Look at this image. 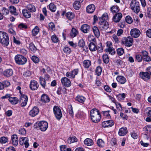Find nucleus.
<instances>
[{
  "label": "nucleus",
  "instance_id": "f257e3e1",
  "mask_svg": "<svg viewBox=\"0 0 151 151\" xmlns=\"http://www.w3.org/2000/svg\"><path fill=\"white\" fill-rule=\"evenodd\" d=\"M90 114L93 122L96 123L100 121L101 118L100 114L99 111L97 109L91 110Z\"/></svg>",
  "mask_w": 151,
  "mask_h": 151
},
{
  "label": "nucleus",
  "instance_id": "f03ea898",
  "mask_svg": "<svg viewBox=\"0 0 151 151\" xmlns=\"http://www.w3.org/2000/svg\"><path fill=\"white\" fill-rule=\"evenodd\" d=\"M48 127V123L45 121L37 122L34 125V128L40 129L42 131H45Z\"/></svg>",
  "mask_w": 151,
  "mask_h": 151
},
{
  "label": "nucleus",
  "instance_id": "7ed1b4c3",
  "mask_svg": "<svg viewBox=\"0 0 151 151\" xmlns=\"http://www.w3.org/2000/svg\"><path fill=\"white\" fill-rule=\"evenodd\" d=\"M0 42L7 46L9 44V40L8 34L5 32L0 31Z\"/></svg>",
  "mask_w": 151,
  "mask_h": 151
},
{
  "label": "nucleus",
  "instance_id": "20e7f679",
  "mask_svg": "<svg viewBox=\"0 0 151 151\" xmlns=\"http://www.w3.org/2000/svg\"><path fill=\"white\" fill-rule=\"evenodd\" d=\"M130 7L131 9L135 13H138L140 10L139 3L136 0L132 1Z\"/></svg>",
  "mask_w": 151,
  "mask_h": 151
},
{
  "label": "nucleus",
  "instance_id": "39448f33",
  "mask_svg": "<svg viewBox=\"0 0 151 151\" xmlns=\"http://www.w3.org/2000/svg\"><path fill=\"white\" fill-rule=\"evenodd\" d=\"M16 63L19 65H24L27 62V58L20 55H16L14 58Z\"/></svg>",
  "mask_w": 151,
  "mask_h": 151
},
{
  "label": "nucleus",
  "instance_id": "423d86ee",
  "mask_svg": "<svg viewBox=\"0 0 151 151\" xmlns=\"http://www.w3.org/2000/svg\"><path fill=\"white\" fill-rule=\"evenodd\" d=\"M54 113L56 118L58 120L60 119L62 117V115L60 109L57 106H55L53 108Z\"/></svg>",
  "mask_w": 151,
  "mask_h": 151
},
{
  "label": "nucleus",
  "instance_id": "0eeeda50",
  "mask_svg": "<svg viewBox=\"0 0 151 151\" xmlns=\"http://www.w3.org/2000/svg\"><path fill=\"white\" fill-rule=\"evenodd\" d=\"M99 27L102 30H106L109 28V25L108 22L106 21H100L99 22Z\"/></svg>",
  "mask_w": 151,
  "mask_h": 151
},
{
  "label": "nucleus",
  "instance_id": "6e6552de",
  "mask_svg": "<svg viewBox=\"0 0 151 151\" xmlns=\"http://www.w3.org/2000/svg\"><path fill=\"white\" fill-rule=\"evenodd\" d=\"M133 42V38L130 37L124 38L123 41V44L127 47H130L132 46Z\"/></svg>",
  "mask_w": 151,
  "mask_h": 151
},
{
  "label": "nucleus",
  "instance_id": "1a4fd4ad",
  "mask_svg": "<svg viewBox=\"0 0 151 151\" xmlns=\"http://www.w3.org/2000/svg\"><path fill=\"white\" fill-rule=\"evenodd\" d=\"M28 101L27 96L25 95H22L19 99V101L22 107L25 106L27 104Z\"/></svg>",
  "mask_w": 151,
  "mask_h": 151
},
{
  "label": "nucleus",
  "instance_id": "9d476101",
  "mask_svg": "<svg viewBox=\"0 0 151 151\" xmlns=\"http://www.w3.org/2000/svg\"><path fill=\"white\" fill-rule=\"evenodd\" d=\"M30 88L32 90H36L39 87L37 82L34 80H32L30 84Z\"/></svg>",
  "mask_w": 151,
  "mask_h": 151
},
{
  "label": "nucleus",
  "instance_id": "9b49d317",
  "mask_svg": "<svg viewBox=\"0 0 151 151\" xmlns=\"http://www.w3.org/2000/svg\"><path fill=\"white\" fill-rule=\"evenodd\" d=\"M140 31L137 29H133L130 32V35L131 36L134 38L138 37L140 35Z\"/></svg>",
  "mask_w": 151,
  "mask_h": 151
},
{
  "label": "nucleus",
  "instance_id": "f8f14e48",
  "mask_svg": "<svg viewBox=\"0 0 151 151\" xmlns=\"http://www.w3.org/2000/svg\"><path fill=\"white\" fill-rule=\"evenodd\" d=\"M114 123L113 120L105 121L102 123V125L103 127H111L114 125Z\"/></svg>",
  "mask_w": 151,
  "mask_h": 151
},
{
  "label": "nucleus",
  "instance_id": "ddd939ff",
  "mask_svg": "<svg viewBox=\"0 0 151 151\" xmlns=\"http://www.w3.org/2000/svg\"><path fill=\"white\" fill-rule=\"evenodd\" d=\"M61 82L62 84L66 87H69L71 85L70 81L66 77H64L62 78Z\"/></svg>",
  "mask_w": 151,
  "mask_h": 151
},
{
  "label": "nucleus",
  "instance_id": "4468645a",
  "mask_svg": "<svg viewBox=\"0 0 151 151\" xmlns=\"http://www.w3.org/2000/svg\"><path fill=\"white\" fill-rule=\"evenodd\" d=\"M39 112L38 108L36 106L34 107L29 113V115L32 117H34L38 114Z\"/></svg>",
  "mask_w": 151,
  "mask_h": 151
},
{
  "label": "nucleus",
  "instance_id": "2eb2a0df",
  "mask_svg": "<svg viewBox=\"0 0 151 151\" xmlns=\"http://www.w3.org/2000/svg\"><path fill=\"white\" fill-rule=\"evenodd\" d=\"M19 140L16 134H13L11 136V142L14 146H17Z\"/></svg>",
  "mask_w": 151,
  "mask_h": 151
},
{
  "label": "nucleus",
  "instance_id": "dca6fc26",
  "mask_svg": "<svg viewBox=\"0 0 151 151\" xmlns=\"http://www.w3.org/2000/svg\"><path fill=\"white\" fill-rule=\"evenodd\" d=\"M139 74L140 78L144 81H147L150 78L149 74L146 72H141Z\"/></svg>",
  "mask_w": 151,
  "mask_h": 151
},
{
  "label": "nucleus",
  "instance_id": "f3484780",
  "mask_svg": "<svg viewBox=\"0 0 151 151\" xmlns=\"http://www.w3.org/2000/svg\"><path fill=\"white\" fill-rule=\"evenodd\" d=\"M122 17V14L121 13L116 14L113 17V20L115 22H118L120 20Z\"/></svg>",
  "mask_w": 151,
  "mask_h": 151
},
{
  "label": "nucleus",
  "instance_id": "a211bd4d",
  "mask_svg": "<svg viewBox=\"0 0 151 151\" xmlns=\"http://www.w3.org/2000/svg\"><path fill=\"white\" fill-rule=\"evenodd\" d=\"M95 9V6L93 4H91L88 6L86 8V12L89 13H92Z\"/></svg>",
  "mask_w": 151,
  "mask_h": 151
},
{
  "label": "nucleus",
  "instance_id": "6ab92c4d",
  "mask_svg": "<svg viewBox=\"0 0 151 151\" xmlns=\"http://www.w3.org/2000/svg\"><path fill=\"white\" fill-rule=\"evenodd\" d=\"M3 74L5 76L9 77L13 75V71L11 69H6L4 71Z\"/></svg>",
  "mask_w": 151,
  "mask_h": 151
},
{
  "label": "nucleus",
  "instance_id": "aec40b11",
  "mask_svg": "<svg viewBox=\"0 0 151 151\" xmlns=\"http://www.w3.org/2000/svg\"><path fill=\"white\" fill-rule=\"evenodd\" d=\"M90 27L89 25L86 24H84L81 26V29L83 32L87 33L89 31Z\"/></svg>",
  "mask_w": 151,
  "mask_h": 151
},
{
  "label": "nucleus",
  "instance_id": "412c9836",
  "mask_svg": "<svg viewBox=\"0 0 151 151\" xmlns=\"http://www.w3.org/2000/svg\"><path fill=\"white\" fill-rule=\"evenodd\" d=\"M127 132V128L122 127L120 128L119 131V134L120 136L125 135Z\"/></svg>",
  "mask_w": 151,
  "mask_h": 151
},
{
  "label": "nucleus",
  "instance_id": "4be33fe9",
  "mask_svg": "<svg viewBox=\"0 0 151 151\" xmlns=\"http://www.w3.org/2000/svg\"><path fill=\"white\" fill-rule=\"evenodd\" d=\"M116 80L118 82L121 84L124 83L126 81V78L122 76H118L116 78Z\"/></svg>",
  "mask_w": 151,
  "mask_h": 151
},
{
  "label": "nucleus",
  "instance_id": "5701e85b",
  "mask_svg": "<svg viewBox=\"0 0 151 151\" xmlns=\"http://www.w3.org/2000/svg\"><path fill=\"white\" fill-rule=\"evenodd\" d=\"M41 99L42 101L45 103L49 102L50 100L49 98L46 94L42 95L41 96Z\"/></svg>",
  "mask_w": 151,
  "mask_h": 151
},
{
  "label": "nucleus",
  "instance_id": "b1692460",
  "mask_svg": "<svg viewBox=\"0 0 151 151\" xmlns=\"http://www.w3.org/2000/svg\"><path fill=\"white\" fill-rule=\"evenodd\" d=\"M93 30L95 35L97 37H99L100 35V32L98 28L97 27L94 26L93 27Z\"/></svg>",
  "mask_w": 151,
  "mask_h": 151
},
{
  "label": "nucleus",
  "instance_id": "393cba45",
  "mask_svg": "<svg viewBox=\"0 0 151 151\" xmlns=\"http://www.w3.org/2000/svg\"><path fill=\"white\" fill-rule=\"evenodd\" d=\"M27 9L30 12H34L36 11L35 7L32 4H28L27 6Z\"/></svg>",
  "mask_w": 151,
  "mask_h": 151
},
{
  "label": "nucleus",
  "instance_id": "a878e982",
  "mask_svg": "<svg viewBox=\"0 0 151 151\" xmlns=\"http://www.w3.org/2000/svg\"><path fill=\"white\" fill-rule=\"evenodd\" d=\"M89 50L91 51H94L97 49V46L93 42H91L88 45Z\"/></svg>",
  "mask_w": 151,
  "mask_h": 151
},
{
  "label": "nucleus",
  "instance_id": "bb28decb",
  "mask_svg": "<svg viewBox=\"0 0 151 151\" xmlns=\"http://www.w3.org/2000/svg\"><path fill=\"white\" fill-rule=\"evenodd\" d=\"M84 144L87 146H90L92 145L93 142L92 139L90 138H86L84 141Z\"/></svg>",
  "mask_w": 151,
  "mask_h": 151
},
{
  "label": "nucleus",
  "instance_id": "cd10ccee",
  "mask_svg": "<svg viewBox=\"0 0 151 151\" xmlns=\"http://www.w3.org/2000/svg\"><path fill=\"white\" fill-rule=\"evenodd\" d=\"M23 15L27 18H29L30 17L31 14L30 12L27 9H24L22 11Z\"/></svg>",
  "mask_w": 151,
  "mask_h": 151
},
{
  "label": "nucleus",
  "instance_id": "c85d7f7f",
  "mask_svg": "<svg viewBox=\"0 0 151 151\" xmlns=\"http://www.w3.org/2000/svg\"><path fill=\"white\" fill-rule=\"evenodd\" d=\"M9 100L13 104H17L18 103L19 101L17 98L14 97L9 98Z\"/></svg>",
  "mask_w": 151,
  "mask_h": 151
},
{
  "label": "nucleus",
  "instance_id": "c756f323",
  "mask_svg": "<svg viewBox=\"0 0 151 151\" xmlns=\"http://www.w3.org/2000/svg\"><path fill=\"white\" fill-rule=\"evenodd\" d=\"M86 98L81 96H78L76 97V100L79 102L83 103L84 102Z\"/></svg>",
  "mask_w": 151,
  "mask_h": 151
},
{
  "label": "nucleus",
  "instance_id": "7c9ffc66",
  "mask_svg": "<svg viewBox=\"0 0 151 151\" xmlns=\"http://www.w3.org/2000/svg\"><path fill=\"white\" fill-rule=\"evenodd\" d=\"M83 64L85 68H88L91 65V62L89 60H85L83 61Z\"/></svg>",
  "mask_w": 151,
  "mask_h": 151
},
{
  "label": "nucleus",
  "instance_id": "2f4dec72",
  "mask_svg": "<svg viewBox=\"0 0 151 151\" xmlns=\"http://www.w3.org/2000/svg\"><path fill=\"white\" fill-rule=\"evenodd\" d=\"M103 61L105 64L108 63L109 61V59L108 55L106 54H104L102 56Z\"/></svg>",
  "mask_w": 151,
  "mask_h": 151
},
{
  "label": "nucleus",
  "instance_id": "473e14b6",
  "mask_svg": "<svg viewBox=\"0 0 151 151\" xmlns=\"http://www.w3.org/2000/svg\"><path fill=\"white\" fill-rule=\"evenodd\" d=\"M39 30V28L38 26H36L35 28L32 30V35L33 36H36L38 33Z\"/></svg>",
  "mask_w": 151,
  "mask_h": 151
},
{
  "label": "nucleus",
  "instance_id": "72a5a7b5",
  "mask_svg": "<svg viewBox=\"0 0 151 151\" xmlns=\"http://www.w3.org/2000/svg\"><path fill=\"white\" fill-rule=\"evenodd\" d=\"M78 34V32L76 29L74 28H72L70 33V36L72 37H76Z\"/></svg>",
  "mask_w": 151,
  "mask_h": 151
},
{
  "label": "nucleus",
  "instance_id": "f704fd0d",
  "mask_svg": "<svg viewBox=\"0 0 151 151\" xmlns=\"http://www.w3.org/2000/svg\"><path fill=\"white\" fill-rule=\"evenodd\" d=\"M105 50L106 52H108L109 54L112 55H114L115 53V50L112 47H108Z\"/></svg>",
  "mask_w": 151,
  "mask_h": 151
},
{
  "label": "nucleus",
  "instance_id": "c9c22d12",
  "mask_svg": "<svg viewBox=\"0 0 151 151\" xmlns=\"http://www.w3.org/2000/svg\"><path fill=\"white\" fill-rule=\"evenodd\" d=\"M41 86L44 88L46 86L45 80L42 77H40L39 78Z\"/></svg>",
  "mask_w": 151,
  "mask_h": 151
},
{
  "label": "nucleus",
  "instance_id": "e433bc0d",
  "mask_svg": "<svg viewBox=\"0 0 151 151\" xmlns=\"http://www.w3.org/2000/svg\"><path fill=\"white\" fill-rule=\"evenodd\" d=\"M78 72V69H75L73 70L71 73L70 78H74L75 76L77 74Z\"/></svg>",
  "mask_w": 151,
  "mask_h": 151
},
{
  "label": "nucleus",
  "instance_id": "4c0bfd02",
  "mask_svg": "<svg viewBox=\"0 0 151 151\" xmlns=\"http://www.w3.org/2000/svg\"><path fill=\"white\" fill-rule=\"evenodd\" d=\"M77 141V139L75 137H70L68 140L67 142L68 143L71 144Z\"/></svg>",
  "mask_w": 151,
  "mask_h": 151
},
{
  "label": "nucleus",
  "instance_id": "58836bf2",
  "mask_svg": "<svg viewBox=\"0 0 151 151\" xmlns=\"http://www.w3.org/2000/svg\"><path fill=\"white\" fill-rule=\"evenodd\" d=\"M9 9L10 12L14 15H17V14L16 12V9L13 6H10L9 7Z\"/></svg>",
  "mask_w": 151,
  "mask_h": 151
},
{
  "label": "nucleus",
  "instance_id": "ea45409f",
  "mask_svg": "<svg viewBox=\"0 0 151 151\" xmlns=\"http://www.w3.org/2000/svg\"><path fill=\"white\" fill-rule=\"evenodd\" d=\"M125 96L126 95L124 93H119L116 95L117 98L119 100H124L125 97Z\"/></svg>",
  "mask_w": 151,
  "mask_h": 151
},
{
  "label": "nucleus",
  "instance_id": "a19ab883",
  "mask_svg": "<svg viewBox=\"0 0 151 151\" xmlns=\"http://www.w3.org/2000/svg\"><path fill=\"white\" fill-rule=\"evenodd\" d=\"M111 10L113 13H116L119 11V8L117 6H113L111 8Z\"/></svg>",
  "mask_w": 151,
  "mask_h": 151
},
{
  "label": "nucleus",
  "instance_id": "79ce46f5",
  "mask_svg": "<svg viewBox=\"0 0 151 151\" xmlns=\"http://www.w3.org/2000/svg\"><path fill=\"white\" fill-rule=\"evenodd\" d=\"M66 16L67 18L69 20H71L73 19L74 17V14L70 12H68L66 14Z\"/></svg>",
  "mask_w": 151,
  "mask_h": 151
},
{
  "label": "nucleus",
  "instance_id": "37998d69",
  "mask_svg": "<svg viewBox=\"0 0 151 151\" xmlns=\"http://www.w3.org/2000/svg\"><path fill=\"white\" fill-rule=\"evenodd\" d=\"M49 9L52 12H55L56 9L55 6L52 3H51L49 5Z\"/></svg>",
  "mask_w": 151,
  "mask_h": 151
},
{
  "label": "nucleus",
  "instance_id": "c03bdc74",
  "mask_svg": "<svg viewBox=\"0 0 151 151\" xmlns=\"http://www.w3.org/2000/svg\"><path fill=\"white\" fill-rule=\"evenodd\" d=\"M8 141V138L5 137H1L0 138V142L1 144H5Z\"/></svg>",
  "mask_w": 151,
  "mask_h": 151
},
{
  "label": "nucleus",
  "instance_id": "a18cd8bd",
  "mask_svg": "<svg viewBox=\"0 0 151 151\" xmlns=\"http://www.w3.org/2000/svg\"><path fill=\"white\" fill-rule=\"evenodd\" d=\"M108 15L107 13H104L101 17H99V19L100 21H105L108 19Z\"/></svg>",
  "mask_w": 151,
  "mask_h": 151
},
{
  "label": "nucleus",
  "instance_id": "49530a36",
  "mask_svg": "<svg viewBox=\"0 0 151 151\" xmlns=\"http://www.w3.org/2000/svg\"><path fill=\"white\" fill-rule=\"evenodd\" d=\"M29 49L32 52H36L37 50L36 47L32 43L30 44L29 46Z\"/></svg>",
  "mask_w": 151,
  "mask_h": 151
},
{
  "label": "nucleus",
  "instance_id": "de8ad7c7",
  "mask_svg": "<svg viewBox=\"0 0 151 151\" xmlns=\"http://www.w3.org/2000/svg\"><path fill=\"white\" fill-rule=\"evenodd\" d=\"M73 6L74 8L77 10H78L81 6V4L75 1L74 2Z\"/></svg>",
  "mask_w": 151,
  "mask_h": 151
},
{
  "label": "nucleus",
  "instance_id": "09e8293b",
  "mask_svg": "<svg viewBox=\"0 0 151 151\" xmlns=\"http://www.w3.org/2000/svg\"><path fill=\"white\" fill-rule=\"evenodd\" d=\"M96 73L97 75L98 76H100L102 72V69L100 66H98L96 69Z\"/></svg>",
  "mask_w": 151,
  "mask_h": 151
},
{
  "label": "nucleus",
  "instance_id": "8fccbe9b",
  "mask_svg": "<svg viewBox=\"0 0 151 151\" xmlns=\"http://www.w3.org/2000/svg\"><path fill=\"white\" fill-rule=\"evenodd\" d=\"M117 54L119 55H121L124 52V49L122 48H118L116 50Z\"/></svg>",
  "mask_w": 151,
  "mask_h": 151
},
{
  "label": "nucleus",
  "instance_id": "3c124183",
  "mask_svg": "<svg viewBox=\"0 0 151 151\" xmlns=\"http://www.w3.org/2000/svg\"><path fill=\"white\" fill-rule=\"evenodd\" d=\"M97 143L100 147H104V141L101 139H99L97 141Z\"/></svg>",
  "mask_w": 151,
  "mask_h": 151
},
{
  "label": "nucleus",
  "instance_id": "603ef678",
  "mask_svg": "<svg viewBox=\"0 0 151 151\" xmlns=\"http://www.w3.org/2000/svg\"><path fill=\"white\" fill-rule=\"evenodd\" d=\"M63 51L67 54H69L71 52L70 48L68 47H66L63 48Z\"/></svg>",
  "mask_w": 151,
  "mask_h": 151
},
{
  "label": "nucleus",
  "instance_id": "864d4df0",
  "mask_svg": "<svg viewBox=\"0 0 151 151\" xmlns=\"http://www.w3.org/2000/svg\"><path fill=\"white\" fill-rule=\"evenodd\" d=\"M51 40L54 43H57L58 41V39L55 35H53L51 37Z\"/></svg>",
  "mask_w": 151,
  "mask_h": 151
},
{
  "label": "nucleus",
  "instance_id": "5fc2aeb1",
  "mask_svg": "<svg viewBox=\"0 0 151 151\" xmlns=\"http://www.w3.org/2000/svg\"><path fill=\"white\" fill-rule=\"evenodd\" d=\"M31 59L35 63H38L39 61V58L35 56H32V57Z\"/></svg>",
  "mask_w": 151,
  "mask_h": 151
},
{
  "label": "nucleus",
  "instance_id": "6e6d98bb",
  "mask_svg": "<svg viewBox=\"0 0 151 151\" xmlns=\"http://www.w3.org/2000/svg\"><path fill=\"white\" fill-rule=\"evenodd\" d=\"M103 115L105 117L107 118L108 119H109L110 118V116L109 113V111H103Z\"/></svg>",
  "mask_w": 151,
  "mask_h": 151
},
{
  "label": "nucleus",
  "instance_id": "4d7b16f0",
  "mask_svg": "<svg viewBox=\"0 0 151 151\" xmlns=\"http://www.w3.org/2000/svg\"><path fill=\"white\" fill-rule=\"evenodd\" d=\"M126 22L129 24H131L132 22V19L130 16H129L126 17L125 18Z\"/></svg>",
  "mask_w": 151,
  "mask_h": 151
},
{
  "label": "nucleus",
  "instance_id": "13d9d810",
  "mask_svg": "<svg viewBox=\"0 0 151 151\" xmlns=\"http://www.w3.org/2000/svg\"><path fill=\"white\" fill-rule=\"evenodd\" d=\"M136 60L138 62H140L142 60V57L141 55H136Z\"/></svg>",
  "mask_w": 151,
  "mask_h": 151
},
{
  "label": "nucleus",
  "instance_id": "bf43d9fd",
  "mask_svg": "<svg viewBox=\"0 0 151 151\" xmlns=\"http://www.w3.org/2000/svg\"><path fill=\"white\" fill-rule=\"evenodd\" d=\"M97 49L99 52H101L103 51V48L101 43H100L98 45V47L97 46Z\"/></svg>",
  "mask_w": 151,
  "mask_h": 151
},
{
  "label": "nucleus",
  "instance_id": "052dcab7",
  "mask_svg": "<svg viewBox=\"0 0 151 151\" xmlns=\"http://www.w3.org/2000/svg\"><path fill=\"white\" fill-rule=\"evenodd\" d=\"M31 75V73L30 71L29 70L26 71L23 73V75L25 77L30 76Z\"/></svg>",
  "mask_w": 151,
  "mask_h": 151
},
{
  "label": "nucleus",
  "instance_id": "680f3d73",
  "mask_svg": "<svg viewBox=\"0 0 151 151\" xmlns=\"http://www.w3.org/2000/svg\"><path fill=\"white\" fill-rule=\"evenodd\" d=\"M1 11L2 13L4 15H6L9 13V10L4 7L3 8Z\"/></svg>",
  "mask_w": 151,
  "mask_h": 151
},
{
  "label": "nucleus",
  "instance_id": "e2e57ef3",
  "mask_svg": "<svg viewBox=\"0 0 151 151\" xmlns=\"http://www.w3.org/2000/svg\"><path fill=\"white\" fill-rule=\"evenodd\" d=\"M49 27L50 29L54 30L55 29V27L54 24L52 22H50L49 24Z\"/></svg>",
  "mask_w": 151,
  "mask_h": 151
},
{
  "label": "nucleus",
  "instance_id": "0e129e2a",
  "mask_svg": "<svg viewBox=\"0 0 151 151\" xmlns=\"http://www.w3.org/2000/svg\"><path fill=\"white\" fill-rule=\"evenodd\" d=\"M115 104L116 106V108L119 111H122V108L121 104L119 103H115Z\"/></svg>",
  "mask_w": 151,
  "mask_h": 151
},
{
  "label": "nucleus",
  "instance_id": "69168bd1",
  "mask_svg": "<svg viewBox=\"0 0 151 151\" xmlns=\"http://www.w3.org/2000/svg\"><path fill=\"white\" fill-rule=\"evenodd\" d=\"M27 139L26 137H22L19 139V143L21 145H23L25 139Z\"/></svg>",
  "mask_w": 151,
  "mask_h": 151
},
{
  "label": "nucleus",
  "instance_id": "338daca9",
  "mask_svg": "<svg viewBox=\"0 0 151 151\" xmlns=\"http://www.w3.org/2000/svg\"><path fill=\"white\" fill-rule=\"evenodd\" d=\"M84 42L83 40H80L78 43V45L80 47H83L84 45Z\"/></svg>",
  "mask_w": 151,
  "mask_h": 151
},
{
  "label": "nucleus",
  "instance_id": "774afa93",
  "mask_svg": "<svg viewBox=\"0 0 151 151\" xmlns=\"http://www.w3.org/2000/svg\"><path fill=\"white\" fill-rule=\"evenodd\" d=\"M146 35L148 37L151 38V29H149L147 31Z\"/></svg>",
  "mask_w": 151,
  "mask_h": 151
}]
</instances>
